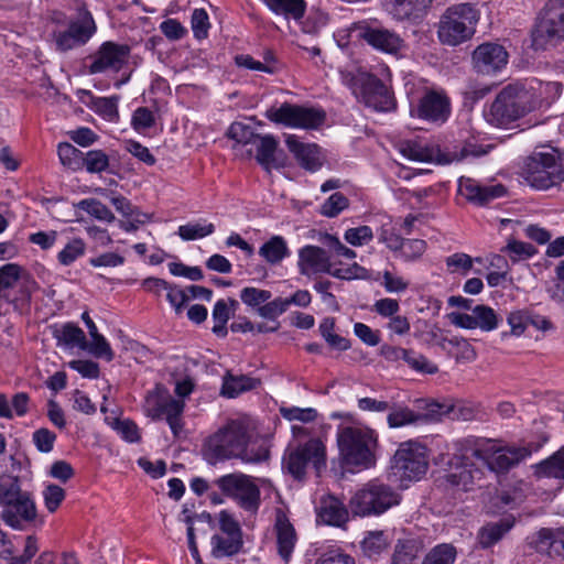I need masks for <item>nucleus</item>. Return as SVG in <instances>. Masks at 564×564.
Instances as JSON below:
<instances>
[{
  "label": "nucleus",
  "mask_w": 564,
  "mask_h": 564,
  "mask_svg": "<svg viewBox=\"0 0 564 564\" xmlns=\"http://www.w3.org/2000/svg\"><path fill=\"white\" fill-rule=\"evenodd\" d=\"M492 145L477 144L475 141L468 140L452 149L446 148L444 151L438 150L436 159L440 163L448 164L460 162L468 158H479L486 155ZM400 152L403 156L412 161L429 162L435 158L433 149L427 148L420 141H405L400 144Z\"/></svg>",
  "instance_id": "nucleus-5"
},
{
  "label": "nucleus",
  "mask_w": 564,
  "mask_h": 564,
  "mask_svg": "<svg viewBox=\"0 0 564 564\" xmlns=\"http://www.w3.org/2000/svg\"><path fill=\"white\" fill-rule=\"evenodd\" d=\"M105 422L116 431L122 440L129 443H138L141 440L140 430L138 425L129 420H120L118 417H106Z\"/></svg>",
  "instance_id": "nucleus-42"
},
{
  "label": "nucleus",
  "mask_w": 564,
  "mask_h": 564,
  "mask_svg": "<svg viewBox=\"0 0 564 564\" xmlns=\"http://www.w3.org/2000/svg\"><path fill=\"white\" fill-rule=\"evenodd\" d=\"M57 153L62 164L73 170L79 166L84 154L67 142L58 144Z\"/></svg>",
  "instance_id": "nucleus-59"
},
{
  "label": "nucleus",
  "mask_w": 564,
  "mask_h": 564,
  "mask_svg": "<svg viewBox=\"0 0 564 564\" xmlns=\"http://www.w3.org/2000/svg\"><path fill=\"white\" fill-rule=\"evenodd\" d=\"M480 409L471 403L456 402L449 404V419L456 421H473L479 419Z\"/></svg>",
  "instance_id": "nucleus-53"
},
{
  "label": "nucleus",
  "mask_w": 564,
  "mask_h": 564,
  "mask_svg": "<svg viewBox=\"0 0 564 564\" xmlns=\"http://www.w3.org/2000/svg\"><path fill=\"white\" fill-rule=\"evenodd\" d=\"M410 113L413 118L444 123L451 115V100L443 89L425 88L416 102L411 104Z\"/></svg>",
  "instance_id": "nucleus-16"
},
{
  "label": "nucleus",
  "mask_w": 564,
  "mask_h": 564,
  "mask_svg": "<svg viewBox=\"0 0 564 564\" xmlns=\"http://www.w3.org/2000/svg\"><path fill=\"white\" fill-rule=\"evenodd\" d=\"M523 175L530 186L547 189L564 182V164L552 153H535L525 162Z\"/></svg>",
  "instance_id": "nucleus-14"
},
{
  "label": "nucleus",
  "mask_w": 564,
  "mask_h": 564,
  "mask_svg": "<svg viewBox=\"0 0 564 564\" xmlns=\"http://www.w3.org/2000/svg\"><path fill=\"white\" fill-rule=\"evenodd\" d=\"M349 205L348 198L340 192L332 194L321 206V214L326 217H336Z\"/></svg>",
  "instance_id": "nucleus-55"
},
{
  "label": "nucleus",
  "mask_w": 564,
  "mask_h": 564,
  "mask_svg": "<svg viewBox=\"0 0 564 564\" xmlns=\"http://www.w3.org/2000/svg\"><path fill=\"white\" fill-rule=\"evenodd\" d=\"M474 458L467 453L466 438L459 442V453L448 457L444 474L436 481L444 489H460L468 491L473 489L476 480L482 477L481 469L477 468L469 459Z\"/></svg>",
  "instance_id": "nucleus-10"
},
{
  "label": "nucleus",
  "mask_w": 564,
  "mask_h": 564,
  "mask_svg": "<svg viewBox=\"0 0 564 564\" xmlns=\"http://www.w3.org/2000/svg\"><path fill=\"white\" fill-rule=\"evenodd\" d=\"M275 531L278 552L288 562L297 540L295 529L284 516H280L276 519Z\"/></svg>",
  "instance_id": "nucleus-33"
},
{
  "label": "nucleus",
  "mask_w": 564,
  "mask_h": 564,
  "mask_svg": "<svg viewBox=\"0 0 564 564\" xmlns=\"http://www.w3.org/2000/svg\"><path fill=\"white\" fill-rule=\"evenodd\" d=\"M325 445L318 438H311L305 444L291 451L285 458L288 470L297 479L305 474L306 467L312 464L318 471L325 467Z\"/></svg>",
  "instance_id": "nucleus-18"
},
{
  "label": "nucleus",
  "mask_w": 564,
  "mask_h": 564,
  "mask_svg": "<svg viewBox=\"0 0 564 564\" xmlns=\"http://www.w3.org/2000/svg\"><path fill=\"white\" fill-rule=\"evenodd\" d=\"M77 207L98 220L106 223H112L115 220L112 212L105 204L95 198L83 199L77 204Z\"/></svg>",
  "instance_id": "nucleus-47"
},
{
  "label": "nucleus",
  "mask_w": 564,
  "mask_h": 564,
  "mask_svg": "<svg viewBox=\"0 0 564 564\" xmlns=\"http://www.w3.org/2000/svg\"><path fill=\"white\" fill-rule=\"evenodd\" d=\"M95 111L109 121L119 119L117 98L99 97L94 100Z\"/></svg>",
  "instance_id": "nucleus-62"
},
{
  "label": "nucleus",
  "mask_w": 564,
  "mask_h": 564,
  "mask_svg": "<svg viewBox=\"0 0 564 564\" xmlns=\"http://www.w3.org/2000/svg\"><path fill=\"white\" fill-rule=\"evenodd\" d=\"M82 162L89 173H101L109 166V158L101 150H90L83 154Z\"/></svg>",
  "instance_id": "nucleus-52"
},
{
  "label": "nucleus",
  "mask_w": 564,
  "mask_h": 564,
  "mask_svg": "<svg viewBox=\"0 0 564 564\" xmlns=\"http://www.w3.org/2000/svg\"><path fill=\"white\" fill-rule=\"evenodd\" d=\"M380 356L391 364L400 365L403 362L416 372L434 375L438 371L436 365L432 364L422 354L413 349L384 344L380 348Z\"/></svg>",
  "instance_id": "nucleus-26"
},
{
  "label": "nucleus",
  "mask_w": 564,
  "mask_h": 564,
  "mask_svg": "<svg viewBox=\"0 0 564 564\" xmlns=\"http://www.w3.org/2000/svg\"><path fill=\"white\" fill-rule=\"evenodd\" d=\"M534 544L536 551L540 553L564 558V528L556 530L541 529L536 534Z\"/></svg>",
  "instance_id": "nucleus-30"
},
{
  "label": "nucleus",
  "mask_w": 564,
  "mask_h": 564,
  "mask_svg": "<svg viewBox=\"0 0 564 564\" xmlns=\"http://www.w3.org/2000/svg\"><path fill=\"white\" fill-rule=\"evenodd\" d=\"M130 46L111 41L102 43L97 52L89 56L91 63L88 66L89 74H100L107 70L118 73L128 63Z\"/></svg>",
  "instance_id": "nucleus-23"
},
{
  "label": "nucleus",
  "mask_w": 564,
  "mask_h": 564,
  "mask_svg": "<svg viewBox=\"0 0 564 564\" xmlns=\"http://www.w3.org/2000/svg\"><path fill=\"white\" fill-rule=\"evenodd\" d=\"M289 310L285 297H276L268 301L258 308V314L267 319L274 321Z\"/></svg>",
  "instance_id": "nucleus-61"
},
{
  "label": "nucleus",
  "mask_w": 564,
  "mask_h": 564,
  "mask_svg": "<svg viewBox=\"0 0 564 564\" xmlns=\"http://www.w3.org/2000/svg\"><path fill=\"white\" fill-rule=\"evenodd\" d=\"M421 419L422 415H419L409 408L394 409L387 417L389 426L393 429L417 423Z\"/></svg>",
  "instance_id": "nucleus-54"
},
{
  "label": "nucleus",
  "mask_w": 564,
  "mask_h": 564,
  "mask_svg": "<svg viewBox=\"0 0 564 564\" xmlns=\"http://www.w3.org/2000/svg\"><path fill=\"white\" fill-rule=\"evenodd\" d=\"M285 144L301 167L310 172H315L322 167L323 158L321 149L316 144L304 143L294 134L286 137Z\"/></svg>",
  "instance_id": "nucleus-28"
},
{
  "label": "nucleus",
  "mask_w": 564,
  "mask_h": 564,
  "mask_svg": "<svg viewBox=\"0 0 564 564\" xmlns=\"http://www.w3.org/2000/svg\"><path fill=\"white\" fill-rule=\"evenodd\" d=\"M501 251L507 253L513 263L530 259L538 253L533 245L516 239H510Z\"/></svg>",
  "instance_id": "nucleus-43"
},
{
  "label": "nucleus",
  "mask_w": 564,
  "mask_h": 564,
  "mask_svg": "<svg viewBox=\"0 0 564 564\" xmlns=\"http://www.w3.org/2000/svg\"><path fill=\"white\" fill-rule=\"evenodd\" d=\"M475 261L480 262V258ZM448 272L466 275L473 268L474 259L464 252H456L445 259Z\"/></svg>",
  "instance_id": "nucleus-51"
},
{
  "label": "nucleus",
  "mask_w": 564,
  "mask_h": 564,
  "mask_svg": "<svg viewBox=\"0 0 564 564\" xmlns=\"http://www.w3.org/2000/svg\"><path fill=\"white\" fill-rule=\"evenodd\" d=\"M218 521L220 534H215L212 538L213 555L223 557L237 554L243 545L239 522L227 510L219 512Z\"/></svg>",
  "instance_id": "nucleus-17"
},
{
  "label": "nucleus",
  "mask_w": 564,
  "mask_h": 564,
  "mask_svg": "<svg viewBox=\"0 0 564 564\" xmlns=\"http://www.w3.org/2000/svg\"><path fill=\"white\" fill-rule=\"evenodd\" d=\"M337 444L346 465L365 469L375 465L378 435L372 429L362 425L343 426L337 433Z\"/></svg>",
  "instance_id": "nucleus-4"
},
{
  "label": "nucleus",
  "mask_w": 564,
  "mask_h": 564,
  "mask_svg": "<svg viewBox=\"0 0 564 564\" xmlns=\"http://www.w3.org/2000/svg\"><path fill=\"white\" fill-rule=\"evenodd\" d=\"M473 310L478 328L484 332H491L498 327L499 318L491 307L480 304Z\"/></svg>",
  "instance_id": "nucleus-50"
},
{
  "label": "nucleus",
  "mask_w": 564,
  "mask_h": 564,
  "mask_svg": "<svg viewBox=\"0 0 564 564\" xmlns=\"http://www.w3.org/2000/svg\"><path fill=\"white\" fill-rule=\"evenodd\" d=\"M350 31L357 33L358 40L375 51L392 56H401L406 48L405 41L394 30L382 24L378 19L355 22Z\"/></svg>",
  "instance_id": "nucleus-9"
},
{
  "label": "nucleus",
  "mask_w": 564,
  "mask_h": 564,
  "mask_svg": "<svg viewBox=\"0 0 564 564\" xmlns=\"http://www.w3.org/2000/svg\"><path fill=\"white\" fill-rule=\"evenodd\" d=\"M203 453L212 465L228 459L258 464L269 458L268 447L263 443L251 442L248 427L240 421H230L209 436Z\"/></svg>",
  "instance_id": "nucleus-1"
},
{
  "label": "nucleus",
  "mask_w": 564,
  "mask_h": 564,
  "mask_svg": "<svg viewBox=\"0 0 564 564\" xmlns=\"http://www.w3.org/2000/svg\"><path fill=\"white\" fill-rule=\"evenodd\" d=\"M36 517L37 509L34 499L25 490L0 511L1 520L14 530H25L35 522Z\"/></svg>",
  "instance_id": "nucleus-22"
},
{
  "label": "nucleus",
  "mask_w": 564,
  "mask_h": 564,
  "mask_svg": "<svg viewBox=\"0 0 564 564\" xmlns=\"http://www.w3.org/2000/svg\"><path fill=\"white\" fill-rule=\"evenodd\" d=\"M344 80L367 107L376 111H391L395 108L393 93L376 75L367 72L348 73Z\"/></svg>",
  "instance_id": "nucleus-8"
},
{
  "label": "nucleus",
  "mask_w": 564,
  "mask_h": 564,
  "mask_svg": "<svg viewBox=\"0 0 564 564\" xmlns=\"http://www.w3.org/2000/svg\"><path fill=\"white\" fill-rule=\"evenodd\" d=\"M399 492L378 479L360 488L350 499V510L355 516H379L399 505Z\"/></svg>",
  "instance_id": "nucleus-7"
},
{
  "label": "nucleus",
  "mask_w": 564,
  "mask_h": 564,
  "mask_svg": "<svg viewBox=\"0 0 564 564\" xmlns=\"http://www.w3.org/2000/svg\"><path fill=\"white\" fill-rule=\"evenodd\" d=\"M272 294L268 290H261L252 286L243 288L240 291V300L248 306L260 307L271 299Z\"/></svg>",
  "instance_id": "nucleus-58"
},
{
  "label": "nucleus",
  "mask_w": 564,
  "mask_h": 564,
  "mask_svg": "<svg viewBox=\"0 0 564 564\" xmlns=\"http://www.w3.org/2000/svg\"><path fill=\"white\" fill-rule=\"evenodd\" d=\"M86 245L82 238H73L65 247L58 252L57 260L63 265H69L78 258L84 256Z\"/></svg>",
  "instance_id": "nucleus-49"
},
{
  "label": "nucleus",
  "mask_w": 564,
  "mask_h": 564,
  "mask_svg": "<svg viewBox=\"0 0 564 564\" xmlns=\"http://www.w3.org/2000/svg\"><path fill=\"white\" fill-rule=\"evenodd\" d=\"M259 254L267 262L276 264L289 256V248L283 237L273 236L260 247Z\"/></svg>",
  "instance_id": "nucleus-40"
},
{
  "label": "nucleus",
  "mask_w": 564,
  "mask_h": 564,
  "mask_svg": "<svg viewBox=\"0 0 564 564\" xmlns=\"http://www.w3.org/2000/svg\"><path fill=\"white\" fill-rule=\"evenodd\" d=\"M419 549L414 540H399L394 546L392 564H412L417 557Z\"/></svg>",
  "instance_id": "nucleus-45"
},
{
  "label": "nucleus",
  "mask_w": 564,
  "mask_h": 564,
  "mask_svg": "<svg viewBox=\"0 0 564 564\" xmlns=\"http://www.w3.org/2000/svg\"><path fill=\"white\" fill-rule=\"evenodd\" d=\"M540 104L541 95L532 83L516 82L502 88L485 116L492 126L506 127L535 110Z\"/></svg>",
  "instance_id": "nucleus-2"
},
{
  "label": "nucleus",
  "mask_w": 564,
  "mask_h": 564,
  "mask_svg": "<svg viewBox=\"0 0 564 564\" xmlns=\"http://www.w3.org/2000/svg\"><path fill=\"white\" fill-rule=\"evenodd\" d=\"M389 545L388 535L383 531H370L361 542V549L366 556L372 558L380 555Z\"/></svg>",
  "instance_id": "nucleus-41"
},
{
  "label": "nucleus",
  "mask_w": 564,
  "mask_h": 564,
  "mask_svg": "<svg viewBox=\"0 0 564 564\" xmlns=\"http://www.w3.org/2000/svg\"><path fill=\"white\" fill-rule=\"evenodd\" d=\"M20 480L17 476L0 475V509L11 502L22 492Z\"/></svg>",
  "instance_id": "nucleus-46"
},
{
  "label": "nucleus",
  "mask_w": 564,
  "mask_h": 564,
  "mask_svg": "<svg viewBox=\"0 0 564 564\" xmlns=\"http://www.w3.org/2000/svg\"><path fill=\"white\" fill-rule=\"evenodd\" d=\"M265 117L285 127L316 129L324 123L326 115L321 109L283 102L280 107L269 108Z\"/></svg>",
  "instance_id": "nucleus-15"
},
{
  "label": "nucleus",
  "mask_w": 564,
  "mask_h": 564,
  "mask_svg": "<svg viewBox=\"0 0 564 564\" xmlns=\"http://www.w3.org/2000/svg\"><path fill=\"white\" fill-rule=\"evenodd\" d=\"M268 9L276 15L300 21L306 13L305 0H262Z\"/></svg>",
  "instance_id": "nucleus-35"
},
{
  "label": "nucleus",
  "mask_w": 564,
  "mask_h": 564,
  "mask_svg": "<svg viewBox=\"0 0 564 564\" xmlns=\"http://www.w3.org/2000/svg\"><path fill=\"white\" fill-rule=\"evenodd\" d=\"M458 193L468 202L484 206L496 198L505 196L507 189L502 184H481L470 177H460L458 181Z\"/></svg>",
  "instance_id": "nucleus-27"
},
{
  "label": "nucleus",
  "mask_w": 564,
  "mask_h": 564,
  "mask_svg": "<svg viewBox=\"0 0 564 564\" xmlns=\"http://www.w3.org/2000/svg\"><path fill=\"white\" fill-rule=\"evenodd\" d=\"M533 45L544 48L564 41V0H549L532 31Z\"/></svg>",
  "instance_id": "nucleus-13"
},
{
  "label": "nucleus",
  "mask_w": 564,
  "mask_h": 564,
  "mask_svg": "<svg viewBox=\"0 0 564 564\" xmlns=\"http://www.w3.org/2000/svg\"><path fill=\"white\" fill-rule=\"evenodd\" d=\"M546 435L539 442H530L522 446H499L496 440L468 437L466 438L467 453L482 460L491 470L503 473L538 452L546 442Z\"/></svg>",
  "instance_id": "nucleus-3"
},
{
  "label": "nucleus",
  "mask_w": 564,
  "mask_h": 564,
  "mask_svg": "<svg viewBox=\"0 0 564 564\" xmlns=\"http://www.w3.org/2000/svg\"><path fill=\"white\" fill-rule=\"evenodd\" d=\"M300 273L311 275L315 273H328L338 279H351V269H332L327 252L316 246H305L299 251L297 261Z\"/></svg>",
  "instance_id": "nucleus-21"
},
{
  "label": "nucleus",
  "mask_w": 564,
  "mask_h": 564,
  "mask_svg": "<svg viewBox=\"0 0 564 564\" xmlns=\"http://www.w3.org/2000/svg\"><path fill=\"white\" fill-rule=\"evenodd\" d=\"M317 519L325 524L340 527L348 520V510L336 497H323L317 508Z\"/></svg>",
  "instance_id": "nucleus-29"
},
{
  "label": "nucleus",
  "mask_w": 564,
  "mask_h": 564,
  "mask_svg": "<svg viewBox=\"0 0 564 564\" xmlns=\"http://www.w3.org/2000/svg\"><path fill=\"white\" fill-rule=\"evenodd\" d=\"M96 30L91 13L84 9L79 11L78 18L68 24L67 30L54 32L56 50L67 52L85 45L96 33Z\"/></svg>",
  "instance_id": "nucleus-19"
},
{
  "label": "nucleus",
  "mask_w": 564,
  "mask_h": 564,
  "mask_svg": "<svg viewBox=\"0 0 564 564\" xmlns=\"http://www.w3.org/2000/svg\"><path fill=\"white\" fill-rule=\"evenodd\" d=\"M448 344L454 348L453 354L459 361L470 362L477 357L475 348L465 338L453 337Z\"/></svg>",
  "instance_id": "nucleus-60"
},
{
  "label": "nucleus",
  "mask_w": 564,
  "mask_h": 564,
  "mask_svg": "<svg viewBox=\"0 0 564 564\" xmlns=\"http://www.w3.org/2000/svg\"><path fill=\"white\" fill-rule=\"evenodd\" d=\"M508 52L497 43H482L473 53L475 69L485 75L496 74L508 63Z\"/></svg>",
  "instance_id": "nucleus-25"
},
{
  "label": "nucleus",
  "mask_w": 564,
  "mask_h": 564,
  "mask_svg": "<svg viewBox=\"0 0 564 564\" xmlns=\"http://www.w3.org/2000/svg\"><path fill=\"white\" fill-rule=\"evenodd\" d=\"M215 231V226L212 223H189L178 227V236L185 240H195L212 235Z\"/></svg>",
  "instance_id": "nucleus-48"
},
{
  "label": "nucleus",
  "mask_w": 564,
  "mask_h": 564,
  "mask_svg": "<svg viewBox=\"0 0 564 564\" xmlns=\"http://www.w3.org/2000/svg\"><path fill=\"white\" fill-rule=\"evenodd\" d=\"M227 135L241 144H254L259 137L250 127L241 122L231 123Z\"/></svg>",
  "instance_id": "nucleus-57"
},
{
  "label": "nucleus",
  "mask_w": 564,
  "mask_h": 564,
  "mask_svg": "<svg viewBox=\"0 0 564 564\" xmlns=\"http://www.w3.org/2000/svg\"><path fill=\"white\" fill-rule=\"evenodd\" d=\"M278 144V140L271 134H259L257 142L253 144L257 149L256 160L267 171L283 166V163L275 156Z\"/></svg>",
  "instance_id": "nucleus-32"
},
{
  "label": "nucleus",
  "mask_w": 564,
  "mask_h": 564,
  "mask_svg": "<svg viewBox=\"0 0 564 564\" xmlns=\"http://www.w3.org/2000/svg\"><path fill=\"white\" fill-rule=\"evenodd\" d=\"M513 527V520L509 518L500 519L497 522H490L484 525L478 532V542L481 547L487 549L496 544Z\"/></svg>",
  "instance_id": "nucleus-37"
},
{
  "label": "nucleus",
  "mask_w": 564,
  "mask_h": 564,
  "mask_svg": "<svg viewBox=\"0 0 564 564\" xmlns=\"http://www.w3.org/2000/svg\"><path fill=\"white\" fill-rule=\"evenodd\" d=\"M456 555L454 545L442 543L430 550L422 564H454Z\"/></svg>",
  "instance_id": "nucleus-44"
},
{
  "label": "nucleus",
  "mask_w": 564,
  "mask_h": 564,
  "mask_svg": "<svg viewBox=\"0 0 564 564\" xmlns=\"http://www.w3.org/2000/svg\"><path fill=\"white\" fill-rule=\"evenodd\" d=\"M539 478H554L564 482V446L534 466Z\"/></svg>",
  "instance_id": "nucleus-36"
},
{
  "label": "nucleus",
  "mask_w": 564,
  "mask_h": 564,
  "mask_svg": "<svg viewBox=\"0 0 564 564\" xmlns=\"http://www.w3.org/2000/svg\"><path fill=\"white\" fill-rule=\"evenodd\" d=\"M184 409L185 402L171 397L160 384L147 392L144 400L147 415L153 420L165 417L175 437H178L184 426L182 419Z\"/></svg>",
  "instance_id": "nucleus-12"
},
{
  "label": "nucleus",
  "mask_w": 564,
  "mask_h": 564,
  "mask_svg": "<svg viewBox=\"0 0 564 564\" xmlns=\"http://www.w3.org/2000/svg\"><path fill=\"white\" fill-rule=\"evenodd\" d=\"M344 238L349 245L360 247L372 240L373 232L369 226H359L347 229Z\"/></svg>",
  "instance_id": "nucleus-64"
},
{
  "label": "nucleus",
  "mask_w": 564,
  "mask_h": 564,
  "mask_svg": "<svg viewBox=\"0 0 564 564\" xmlns=\"http://www.w3.org/2000/svg\"><path fill=\"white\" fill-rule=\"evenodd\" d=\"M394 468L402 478L419 480L429 468L425 446L416 443L401 446L394 454Z\"/></svg>",
  "instance_id": "nucleus-20"
},
{
  "label": "nucleus",
  "mask_w": 564,
  "mask_h": 564,
  "mask_svg": "<svg viewBox=\"0 0 564 564\" xmlns=\"http://www.w3.org/2000/svg\"><path fill=\"white\" fill-rule=\"evenodd\" d=\"M26 272L17 263H7L0 267V299L12 300V291L26 276Z\"/></svg>",
  "instance_id": "nucleus-34"
},
{
  "label": "nucleus",
  "mask_w": 564,
  "mask_h": 564,
  "mask_svg": "<svg viewBox=\"0 0 564 564\" xmlns=\"http://www.w3.org/2000/svg\"><path fill=\"white\" fill-rule=\"evenodd\" d=\"M260 386V380L246 375L224 377L221 394L228 398H236L239 394L253 390Z\"/></svg>",
  "instance_id": "nucleus-38"
},
{
  "label": "nucleus",
  "mask_w": 564,
  "mask_h": 564,
  "mask_svg": "<svg viewBox=\"0 0 564 564\" xmlns=\"http://www.w3.org/2000/svg\"><path fill=\"white\" fill-rule=\"evenodd\" d=\"M155 124V117L148 107L137 108L131 118V127L137 132H143Z\"/></svg>",
  "instance_id": "nucleus-63"
},
{
  "label": "nucleus",
  "mask_w": 564,
  "mask_h": 564,
  "mask_svg": "<svg viewBox=\"0 0 564 564\" xmlns=\"http://www.w3.org/2000/svg\"><path fill=\"white\" fill-rule=\"evenodd\" d=\"M426 250V242L422 239H404L402 240V246H400L399 252L400 257L404 261H414L419 259Z\"/></svg>",
  "instance_id": "nucleus-56"
},
{
  "label": "nucleus",
  "mask_w": 564,
  "mask_h": 564,
  "mask_svg": "<svg viewBox=\"0 0 564 564\" xmlns=\"http://www.w3.org/2000/svg\"><path fill=\"white\" fill-rule=\"evenodd\" d=\"M433 0H380L381 10L395 22L415 23L421 21Z\"/></svg>",
  "instance_id": "nucleus-24"
},
{
  "label": "nucleus",
  "mask_w": 564,
  "mask_h": 564,
  "mask_svg": "<svg viewBox=\"0 0 564 564\" xmlns=\"http://www.w3.org/2000/svg\"><path fill=\"white\" fill-rule=\"evenodd\" d=\"M215 485L221 494L234 500L241 509L257 512L261 503L260 487L256 479L243 473H231L220 476Z\"/></svg>",
  "instance_id": "nucleus-11"
},
{
  "label": "nucleus",
  "mask_w": 564,
  "mask_h": 564,
  "mask_svg": "<svg viewBox=\"0 0 564 564\" xmlns=\"http://www.w3.org/2000/svg\"><path fill=\"white\" fill-rule=\"evenodd\" d=\"M39 283L29 273L22 278V281L15 286L17 293L12 292V300H4L8 303L13 304L14 308L22 310L30 306L32 295L39 290Z\"/></svg>",
  "instance_id": "nucleus-39"
},
{
  "label": "nucleus",
  "mask_w": 564,
  "mask_h": 564,
  "mask_svg": "<svg viewBox=\"0 0 564 564\" xmlns=\"http://www.w3.org/2000/svg\"><path fill=\"white\" fill-rule=\"evenodd\" d=\"M52 334L56 339L57 346L66 348L78 347L83 350H87L88 348L84 330L74 323H65L59 327L54 326Z\"/></svg>",
  "instance_id": "nucleus-31"
},
{
  "label": "nucleus",
  "mask_w": 564,
  "mask_h": 564,
  "mask_svg": "<svg viewBox=\"0 0 564 564\" xmlns=\"http://www.w3.org/2000/svg\"><path fill=\"white\" fill-rule=\"evenodd\" d=\"M477 11L469 3H458L442 14L437 35L443 44L456 46L468 41L475 33Z\"/></svg>",
  "instance_id": "nucleus-6"
}]
</instances>
